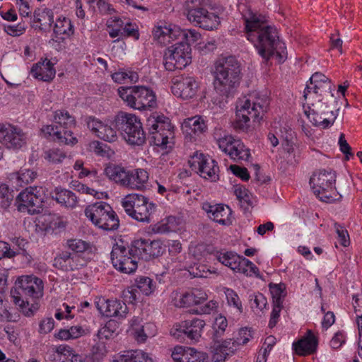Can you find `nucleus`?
Listing matches in <instances>:
<instances>
[{
    "instance_id": "12",
    "label": "nucleus",
    "mask_w": 362,
    "mask_h": 362,
    "mask_svg": "<svg viewBox=\"0 0 362 362\" xmlns=\"http://www.w3.org/2000/svg\"><path fill=\"white\" fill-rule=\"evenodd\" d=\"M336 175L334 172L322 170L314 173L310 179L313 193L321 201L331 202L334 198Z\"/></svg>"
},
{
    "instance_id": "60",
    "label": "nucleus",
    "mask_w": 362,
    "mask_h": 362,
    "mask_svg": "<svg viewBox=\"0 0 362 362\" xmlns=\"http://www.w3.org/2000/svg\"><path fill=\"white\" fill-rule=\"evenodd\" d=\"M18 317L16 314L9 311L6 303L0 295V322H16Z\"/></svg>"
},
{
    "instance_id": "53",
    "label": "nucleus",
    "mask_w": 362,
    "mask_h": 362,
    "mask_svg": "<svg viewBox=\"0 0 362 362\" xmlns=\"http://www.w3.org/2000/svg\"><path fill=\"white\" fill-rule=\"evenodd\" d=\"M179 38L184 41L182 42L183 44L188 45L190 47L194 44H199L201 40V34L194 29H181Z\"/></svg>"
},
{
    "instance_id": "10",
    "label": "nucleus",
    "mask_w": 362,
    "mask_h": 362,
    "mask_svg": "<svg viewBox=\"0 0 362 362\" xmlns=\"http://www.w3.org/2000/svg\"><path fill=\"white\" fill-rule=\"evenodd\" d=\"M185 11L187 19L206 30H214L218 28L219 17L209 12L204 7L202 0H187L185 4Z\"/></svg>"
},
{
    "instance_id": "20",
    "label": "nucleus",
    "mask_w": 362,
    "mask_h": 362,
    "mask_svg": "<svg viewBox=\"0 0 362 362\" xmlns=\"http://www.w3.org/2000/svg\"><path fill=\"white\" fill-rule=\"evenodd\" d=\"M95 304L99 313L106 317L124 319L128 313L127 305L118 300L98 297L95 298Z\"/></svg>"
},
{
    "instance_id": "21",
    "label": "nucleus",
    "mask_w": 362,
    "mask_h": 362,
    "mask_svg": "<svg viewBox=\"0 0 362 362\" xmlns=\"http://www.w3.org/2000/svg\"><path fill=\"white\" fill-rule=\"evenodd\" d=\"M205 325L204 320L199 318L185 320L175 325L170 330V334L177 339H179L182 334H184L189 339L198 341L201 337Z\"/></svg>"
},
{
    "instance_id": "2",
    "label": "nucleus",
    "mask_w": 362,
    "mask_h": 362,
    "mask_svg": "<svg viewBox=\"0 0 362 362\" xmlns=\"http://www.w3.org/2000/svg\"><path fill=\"white\" fill-rule=\"evenodd\" d=\"M269 103L265 97L250 94L239 98L235 103L233 128L243 133H252L262 120Z\"/></svg>"
},
{
    "instance_id": "27",
    "label": "nucleus",
    "mask_w": 362,
    "mask_h": 362,
    "mask_svg": "<svg viewBox=\"0 0 362 362\" xmlns=\"http://www.w3.org/2000/svg\"><path fill=\"white\" fill-rule=\"evenodd\" d=\"M182 129L187 136L194 139L206 132L207 124L202 117L197 115L185 119Z\"/></svg>"
},
{
    "instance_id": "8",
    "label": "nucleus",
    "mask_w": 362,
    "mask_h": 362,
    "mask_svg": "<svg viewBox=\"0 0 362 362\" xmlns=\"http://www.w3.org/2000/svg\"><path fill=\"white\" fill-rule=\"evenodd\" d=\"M118 93L127 105L135 110H143L156 105L154 92L144 86L120 87Z\"/></svg>"
},
{
    "instance_id": "46",
    "label": "nucleus",
    "mask_w": 362,
    "mask_h": 362,
    "mask_svg": "<svg viewBox=\"0 0 362 362\" xmlns=\"http://www.w3.org/2000/svg\"><path fill=\"white\" fill-rule=\"evenodd\" d=\"M124 22L118 17L110 18L107 21V30L110 37L116 38L117 40L114 42H117L119 39L123 37V27Z\"/></svg>"
},
{
    "instance_id": "28",
    "label": "nucleus",
    "mask_w": 362,
    "mask_h": 362,
    "mask_svg": "<svg viewBox=\"0 0 362 362\" xmlns=\"http://www.w3.org/2000/svg\"><path fill=\"white\" fill-rule=\"evenodd\" d=\"M317 344L316 336L308 330L300 339L293 343V348L297 354L304 356L313 354L317 350Z\"/></svg>"
},
{
    "instance_id": "47",
    "label": "nucleus",
    "mask_w": 362,
    "mask_h": 362,
    "mask_svg": "<svg viewBox=\"0 0 362 362\" xmlns=\"http://www.w3.org/2000/svg\"><path fill=\"white\" fill-rule=\"evenodd\" d=\"M329 82L328 81V78L322 73L316 72L310 78V83L306 85L303 93L306 91L308 87L311 88L310 86H313L314 88L313 90L316 95H321V93H319V90L322 92V89L327 86L329 87Z\"/></svg>"
},
{
    "instance_id": "39",
    "label": "nucleus",
    "mask_w": 362,
    "mask_h": 362,
    "mask_svg": "<svg viewBox=\"0 0 362 362\" xmlns=\"http://www.w3.org/2000/svg\"><path fill=\"white\" fill-rule=\"evenodd\" d=\"M156 205L148 202V199L146 197V203L141 204L129 216L138 221L148 223L150 222V216L154 211Z\"/></svg>"
},
{
    "instance_id": "58",
    "label": "nucleus",
    "mask_w": 362,
    "mask_h": 362,
    "mask_svg": "<svg viewBox=\"0 0 362 362\" xmlns=\"http://www.w3.org/2000/svg\"><path fill=\"white\" fill-rule=\"evenodd\" d=\"M228 326V321L225 316L222 315H217L213 322L212 329L214 331V335L216 337H219L226 331V329Z\"/></svg>"
},
{
    "instance_id": "17",
    "label": "nucleus",
    "mask_w": 362,
    "mask_h": 362,
    "mask_svg": "<svg viewBox=\"0 0 362 362\" xmlns=\"http://www.w3.org/2000/svg\"><path fill=\"white\" fill-rule=\"evenodd\" d=\"M88 128L97 137L107 142H115L118 139L117 127L113 121H102L95 117L86 119Z\"/></svg>"
},
{
    "instance_id": "63",
    "label": "nucleus",
    "mask_w": 362,
    "mask_h": 362,
    "mask_svg": "<svg viewBox=\"0 0 362 362\" xmlns=\"http://www.w3.org/2000/svg\"><path fill=\"white\" fill-rule=\"evenodd\" d=\"M42 132L46 137L57 140L58 138H61L62 129L57 125V124L53 123V124L43 127L42 128Z\"/></svg>"
},
{
    "instance_id": "50",
    "label": "nucleus",
    "mask_w": 362,
    "mask_h": 362,
    "mask_svg": "<svg viewBox=\"0 0 362 362\" xmlns=\"http://www.w3.org/2000/svg\"><path fill=\"white\" fill-rule=\"evenodd\" d=\"M75 119L66 110L54 112L53 123L57 124L62 129H66L75 125Z\"/></svg>"
},
{
    "instance_id": "4",
    "label": "nucleus",
    "mask_w": 362,
    "mask_h": 362,
    "mask_svg": "<svg viewBox=\"0 0 362 362\" xmlns=\"http://www.w3.org/2000/svg\"><path fill=\"white\" fill-rule=\"evenodd\" d=\"M213 75L216 90L228 96L233 93L240 83V64L233 57L218 59L214 64Z\"/></svg>"
},
{
    "instance_id": "26",
    "label": "nucleus",
    "mask_w": 362,
    "mask_h": 362,
    "mask_svg": "<svg viewBox=\"0 0 362 362\" xmlns=\"http://www.w3.org/2000/svg\"><path fill=\"white\" fill-rule=\"evenodd\" d=\"M139 259L149 260L163 254L165 245L159 240L148 242L137 240L134 243Z\"/></svg>"
},
{
    "instance_id": "43",
    "label": "nucleus",
    "mask_w": 362,
    "mask_h": 362,
    "mask_svg": "<svg viewBox=\"0 0 362 362\" xmlns=\"http://www.w3.org/2000/svg\"><path fill=\"white\" fill-rule=\"evenodd\" d=\"M234 272L243 274L246 276L260 278L259 269L250 260L240 256Z\"/></svg>"
},
{
    "instance_id": "9",
    "label": "nucleus",
    "mask_w": 362,
    "mask_h": 362,
    "mask_svg": "<svg viewBox=\"0 0 362 362\" xmlns=\"http://www.w3.org/2000/svg\"><path fill=\"white\" fill-rule=\"evenodd\" d=\"M137 254L134 244L131 247L126 245L123 241L119 240L113 245L111 252V261L113 267L118 271L124 274L134 272L138 267Z\"/></svg>"
},
{
    "instance_id": "25",
    "label": "nucleus",
    "mask_w": 362,
    "mask_h": 362,
    "mask_svg": "<svg viewBox=\"0 0 362 362\" xmlns=\"http://www.w3.org/2000/svg\"><path fill=\"white\" fill-rule=\"evenodd\" d=\"M174 362H204L208 358L206 353L185 346H175L171 351Z\"/></svg>"
},
{
    "instance_id": "30",
    "label": "nucleus",
    "mask_w": 362,
    "mask_h": 362,
    "mask_svg": "<svg viewBox=\"0 0 362 362\" xmlns=\"http://www.w3.org/2000/svg\"><path fill=\"white\" fill-rule=\"evenodd\" d=\"M124 186L132 189H141L149 179L148 173L144 169L137 168L128 171Z\"/></svg>"
},
{
    "instance_id": "3",
    "label": "nucleus",
    "mask_w": 362,
    "mask_h": 362,
    "mask_svg": "<svg viewBox=\"0 0 362 362\" xmlns=\"http://www.w3.org/2000/svg\"><path fill=\"white\" fill-rule=\"evenodd\" d=\"M44 284L41 279L30 275H22L17 278L11 294L13 302L26 316L33 315L38 309V304L29 303V300H37L43 296Z\"/></svg>"
},
{
    "instance_id": "29",
    "label": "nucleus",
    "mask_w": 362,
    "mask_h": 362,
    "mask_svg": "<svg viewBox=\"0 0 362 362\" xmlns=\"http://www.w3.org/2000/svg\"><path fill=\"white\" fill-rule=\"evenodd\" d=\"M31 74L39 80L49 81L55 76L56 71L50 60L45 59L33 66Z\"/></svg>"
},
{
    "instance_id": "54",
    "label": "nucleus",
    "mask_w": 362,
    "mask_h": 362,
    "mask_svg": "<svg viewBox=\"0 0 362 362\" xmlns=\"http://www.w3.org/2000/svg\"><path fill=\"white\" fill-rule=\"evenodd\" d=\"M224 293L228 305L235 309L239 313H242L243 310V305L238 293L229 288H224Z\"/></svg>"
},
{
    "instance_id": "61",
    "label": "nucleus",
    "mask_w": 362,
    "mask_h": 362,
    "mask_svg": "<svg viewBox=\"0 0 362 362\" xmlns=\"http://www.w3.org/2000/svg\"><path fill=\"white\" fill-rule=\"evenodd\" d=\"M113 323L109 322L98 329L97 337L99 341L107 340L114 337L115 330L112 327Z\"/></svg>"
},
{
    "instance_id": "14",
    "label": "nucleus",
    "mask_w": 362,
    "mask_h": 362,
    "mask_svg": "<svg viewBox=\"0 0 362 362\" xmlns=\"http://www.w3.org/2000/svg\"><path fill=\"white\" fill-rule=\"evenodd\" d=\"M163 60L168 71L185 68L192 62L191 47L183 42L176 43L166 49Z\"/></svg>"
},
{
    "instance_id": "48",
    "label": "nucleus",
    "mask_w": 362,
    "mask_h": 362,
    "mask_svg": "<svg viewBox=\"0 0 362 362\" xmlns=\"http://www.w3.org/2000/svg\"><path fill=\"white\" fill-rule=\"evenodd\" d=\"M104 173L110 180L124 186L127 173L122 168L115 165H108L105 168Z\"/></svg>"
},
{
    "instance_id": "51",
    "label": "nucleus",
    "mask_w": 362,
    "mask_h": 362,
    "mask_svg": "<svg viewBox=\"0 0 362 362\" xmlns=\"http://www.w3.org/2000/svg\"><path fill=\"white\" fill-rule=\"evenodd\" d=\"M240 256L233 252H219L216 255L217 260L222 264L235 272Z\"/></svg>"
},
{
    "instance_id": "5",
    "label": "nucleus",
    "mask_w": 362,
    "mask_h": 362,
    "mask_svg": "<svg viewBox=\"0 0 362 362\" xmlns=\"http://www.w3.org/2000/svg\"><path fill=\"white\" fill-rule=\"evenodd\" d=\"M310 87L303 93V112L314 126L322 129L327 128L333 124L336 115L332 110H325L328 106L322 102L321 95H316L312 90L314 88Z\"/></svg>"
},
{
    "instance_id": "49",
    "label": "nucleus",
    "mask_w": 362,
    "mask_h": 362,
    "mask_svg": "<svg viewBox=\"0 0 362 362\" xmlns=\"http://www.w3.org/2000/svg\"><path fill=\"white\" fill-rule=\"evenodd\" d=\"M203 248L202 245H191L189 249V258L193 259L184 262L182 267L193 269L194 266L197 265L204 259Z\"/></svg>"
},
{
    "instance_id": "38",
    "label": "nucleus",
    "mask_w": 362,
    "mask_h": 362,
    "mask_svg": "<svg viewBox=\"0 0 362 362\" xmlns=\"http://www.w3.org/2000/svg\"><path fill=\"white\" fill-rule=\"evenodd\" d=\"M67 247L78 255L79 257H84L86 261L90 259L93 253V248L90 244L81 239H71L67 241Z\"/></svg>"
},
{
    "instance_id": "57",
    "label": "nucleus",
    "mask_w": 362,
    "mask_h": 362,
    "mask_svg": "<svg viewBox=\"0 0 362 362\" xmlns=\"http://www.w3.org/2000/svg\"><path fill=\"white\" fill-rule=\"evenodd\" d=\"M252 332L250 329L243 327L239 329L238 333L233 343L236 350L240 346L246 344L251 339H252Z\"/></svg>"
},
{
    "instance_id": "23",
    "label": "nucleus",
    "mask_w": 362,
    "mask_h": 362,
    "mask_svg": "<svg viewBox=\"0 0 362 362\" xmlns=\"http://www.w3.org/2000/svg\"><path fill=\"white\" fill-rule=\"evenodd\" d=\"M202 209L206 213L208 217L214 221L223 226L232 224V210L228 206L222 204L204 202L202 204Z\"/></svg>"
},
{
    "instance_id": "34",
    "label": "nucleus",
    "mask_w": 362,
    "mask_h": 362,
    "mask_svg": "<svg viewBox=\"0 0 362 362\" xmlns=\"http://www.w3.org/2000/svg\"><path fill=\"white\" fill-rule=\"evenodd\" d=\"M114 362H153V358L142 350H128L116 355Z\"/></svg>"
},
{
    "instance_id": "41",
    "label": "nucleus",
    "mask_w": 362,
    "mask_h": 362,
    "mask_svg": "<svg viewBox=\"0 0 362 362\" xmlns=\"http://www.w3.org/2000/svg\"><path fill=\"white\" fill-rule=\"evenodd\" d=\"M60 362H82V356L76 354L69 345L62 344L56 347L55 350Z\"/></svg>"
},
{
    "instance_id": "31",
    "label": "nucleus",
    "mask_w": 362,
    "mask_h": 362,
    "mask_svg": "<svg viewBox=\"0 0 362 362\" xmlns=\"http://www.w3.org/2000/svg\"><path fill=\"white\" fill-rule=\"evenodd\" d=\"M233 344L232 339L215 343L211 349V361L224 362L227 357L235 351Z\"/></svg>"
},
{
    "instance_id": "56",
    "label": "nucleus",
    "mask_w": 362,
    "mask_h": 362,
    "mask_svg": "<svg viewBox=\"0 0 362 362\" xmlns=\"http://www.w3.org/2000/svg\"><path fill=\"white\" fill-rule=\"evenodd\" d=\"M190 298L189 292L180 293L176 291L171 295L172 303L177 308L190 307V300H192Z\"/></svg>"
},
{
    "instance_id": "11",
    "label": "nucleus",
    "mask_w": 362,
    "mask_h": 362,
    "mask_svg": "<svg viewBox=\"0 0 362 362\" xmlns=\"http://www.w3.org/2000/svg\"><path fill=\"white\" fill-rule=\"evenodd\" d=\"M86 216L96 226L106 230H115L119 226L118 218L108 204L100 202L89 205L85 209Z\"/></svg>"
},
{
    "instance_id": "15",
    "label": "nucleus",
    "mask_w": 362,
    "mask_h": 362,
    "mask_svg": "<svg viewBox=\"0 0 362 362\" xmlns=\"http://www.w3.org/2000/svg\"><path fill=\"white\" fill-rule=\"evenodd\" d=\"M188 163L192 170L202 177L211 181L218 179V163L210 156L196 151L189 157Z\"/></svg>"
},
{
    "instance_id": "59",
    "label": "nucleus",
    "mask_w": 362,
    "mask_h": 362,
    "mask_svg": "<svg viewBox=\"0 0 362 362\" xmlns=\"http://www.w3.org/2000/svg\"><path fill=\"white\" fill-rule=\"evenodd\" d=\"M90 6H97L98 11L102 14H111L115 12L112 5L108 0H87Z\"/></svg>"
},
{
    "instance_id": "45",
    "label": "nucleus",
    "mask_w": 362,
    "mask_h": 362,
    "mask_svg": "<svg viewBox=\"0 0 362 362\" xmlns=\"http://www.w3.org/2000/svg\"><path fill=\"white\" fill-rule=\"evenodd\" d=\"M70 187L79 193L91 195L98 199H104L107 197V192L88 187L78 180L71 181Z\"/></svg>"
},
{
    "instance_id": "35",
    "label": "nucleus",
    "mask_w": 362,
    "mask_h": 362,
    "mask_svg": "<svg viewBox=\"0 0 362 362\" xmlns=\"http://www.w3.org/2000/svg\"><path fill=\"white\" fill-rule=\"evenodd\" d=\"M89 332L86 327L77 325L68 329H60L54 334V337L59 340L69 341L86 336Z\"/></svg>"
},
{
    "instance_id": "1",
    "label": "nucleus",
    "mask_w": 362,
    "mask_h": 362,
    "mask_svg": "<svg viewBox=\"0 0 362 362\" xmlns=\"http://www.w3.org/2000/svg\"><path fill=\"white\" fill-rule=\"evenodd\" d=\"M244 35L265 61L275 57L279 63L287 56L285 44L279 40L276 28L269 25L266 16L247 9L243 13Z\"/></svg>"
},
{
    "instance_id": "13",
    "label": "nucleus",
    "mask_w": 362,
    "mask_h": 362,
    "mask_svg": "<svg viewBox=\"0 0 362 362\" xmlns=\"http://www.w3.org/2000/svg\"><path fill=\"white\" fill-rule=\"evenodd\" d=\"M44 201V189L41 187H30L21 192L16 199L20 212L35 214L41 211Z\"/></svg>"
},
{
    "instance_id": "52",
    "label": "nucleus",
    "mask_w": 362,
    "mask_h": 362,
    "mask_svg": "<svg viewBox=\"0 0 362 362\" xmlns=\"http://www.w3.org/2000/svg\"><path fill=\"white\" fill-rule=\"evenodd\" d=\"M136 288L144 295L149 296L153 293L156 288V284L149 277L140 276L136 280Z\"/></svg>"
},
{
    "instance_id": "44",
    "label": "nucleus",
    "mask_w": 362,
    "mask_h": 362,
    "mask_svg": "<svg viewBox=\"0 0 362 362\" xmlns=\"http://www.w3.org/2000/svg\"><path fill=\"white\" fill-rule=\"evenodd\" d=\"M53 30L57 35L68 37L74 34V28L70 19L64 16H59L54 23Z\"/></svg>"
},
{
    "instance_id": "42",
    "label": "nucleus",
    "mask_w": 362,
    "mask_h": 362,
    "mask_svg": "<svg viewBox=\"0 0 362 362\" xmlns=\"http://www.w3.org/2000/svg\"><path fill=\"white\" fill-rule=\"evenodd\" d=\"M146 203V197L142 194L132 193L125 196L121 201V204L126 213L130 216L141 204Z\"/></svg>"
},
{
    "instance_id": "36",
    "label": "nucleus",
    "mask_w": 362,
    "mask_h": 362,
    "mask_svg": "<svg viewBox=\"0 0 362 362\" xmlns=\"http://www.w3.org/2000/svg\"><path fill=\"white\" fill-rule=\"evenodd\" d=\"M78 298H70L67 297L66 301L56 310L54 317L58 320H71L75 316V312L77 311L76 305H78Z\"/></svg>"
},
{
    "instance_id": "33",
    "label": "nucleus",
    "mask_w": 362,
    "mask_h": 362,
    "mask_svg": "<svg viewBox=\"0 0 362 362\" xmlns=\"http://www.w3.org/2000/svg\"><path fill=\"white\" fill-rule=\"evenodd\" d=\"M52 198L62 206L67 209L76 208L78 203L76 195L66 189L56 188L52 193Z\"/></svg>"
},
{
    "instance_id": "55",
    "label": "nucleus",
    "mask_w": 362,
    "mask_h": 362,
    "mask_svg": "<svg viewBox=\"0 0 362 362\" xmlns=\"http://www.w3.org/2000/svg\"><path fill=\"white\" fill-rule=\"evenodd\" d=\"M156 189L160 195L168 197L173 189L172 180L170 177H159L156 181Z\"/></svg>"
},
{
    "instance_id": "18",
    "label": "nucleus",
    "mask_w": 362,
    "mask_h": 362,
    "mask_svg": "<svg viewBox=\"0 0 362 362\" xmlns=\"http://www.w3.org/2000/svg\"><path fill=\"white\" fill-rule=\"evenodd\" d=\"M199 88V83L193 76L182 75L172 80L173 94L183 100L193 98L197 95Z\"/></svg>"
},
{
    "instance_id": "40",
    "label": "nucleus",
    "mask_w": 362,
    "mask_h": 362,
    "mask_svg": "<svg viewBox=\"0 0 362 362\" xmlns=\"http://www.w3.org/2000/svg\"><path fill=\"white\" fill-rule=\"evenodd\" d=\"M180 221L176 217L170 216L162 219L160 221L154 224L152 230L156 233H166L174 232L178 230Z\"/></svg>"
},
{
    "instance_id": "7",
    "label": "nucleus",
    "mask_w": 362,
    "mask_h": 362,
    "mask_svg": "<svg viewBox=\"0 0 362 362\" xmlns=\"http://www.w3.org/2000/svg\"><path fill=\"white\" fill-rule=\"evenodd\" d=\"M146 126L152 135L155 146L163 150L171 149L174 144V126L164 115L153 113L146 121Z\"/></svg>"
},
{
    "instance_id": "32",
    "label": "nucleus",
    "mask_w": 362,
    "mask_h": 362,
    "mask_svg": "<svg viewBox=\"0 0 362 362\" xmlns=\"http://www.w3.org/2000/svg\"><path fill=\"white\" fill-rule=\"evenodd\" d=\"M37 177V173L33 170L21 168L16 172L9 174L8 180L13 187L18 188L33 182Z\"/></svg>"
},
{
    "instance_id": "19",
    "label": "nucleus",
    "mask_w": 362,
    "mask_h": 362,
    "mask_svg": "<svg viewBox=\"0 0 362 362\" xmlns=\"http://www.w3.org/2000/svg\"><path fill=\"white\" fill-rule=\"evenodd\" d=\"M0 143L8 148L19 149L26 143V136L21 128L10 124H0Z\"/></svg>"
},
{
    "instance_id": "22",
    "label": "nucleus",
    "mask_w": 362,
    "mask_h": 362,
    "mask_svg": "<svg viewBox=\"0 0 362 362\" xmlns=\"http://www.w3.org/2000/svg\"><path fill=\"white\" fill-rule=\"evenodd\" d=\"M127 332L138 343H144L148 338L153 337L156 334L157 328L153 323H142L141 318L133 317L129 322Z\"/></svg>"
},
{
    "instance_id": "64",
    "label": "nucleus",
    "mask_w": 362,
    "mask_h": 362,
    "mask_svg": "<svg viewBox=\"0 0 362 362\" xmlns=\"http://www.w3.org/2000/svg\"><path fill=\"white\" fill-rule=\"evenodd\" d=\"M234 193L243 205L251 204V194L245 187L237 185L235 187Z\"/></svg>"
},
{
    "instance_id": "62",
    "label": "nucleus",
    "mask_w": 362,
    "mask_h": 362,
    "mask_svg": "<svg viewBox=\"0 0 362 362\" xmlns=\"http://www.w3.org/2000/svg\"><path fill=\"white\" fill-rule=\"evenodd\" d=\"M250 300L252 308H256L259 310H262L267 305V298L260 293H256L250 295Z\"/></svg>"
},
{
    "instance_id": "37",
    "label": "nucleus",
    "mask_w": 362,
    "mask_h": 362,
    "mask_svg": "<svg viewBox=\"0 0 362 362\" xmlns=\"http://www.w3.org/2000/svg\"><path fill=\"white\" fill-rule=\"evenodd\" d=\"M33 21L40 24L42 30L49 29L54 23V13L51 8L40 7L35 9L33 13Z\"/></svg>"
},
{
    "instance_id": "6",
    "label": "nucleus",
    "mask_w": 362,
    "mask_h": 362,
    "mask_svg": "<svg viewBox=\"0 0 362 362\" xmlns=\"http://www.w3.org/2000/svg\"><path fill=\"white\" fill-rule=\"evenodd\" d=\"M115 123L127 144L140 146L145 142L146 134L142 124L135 114L119 112L115 117Z\"/></svg>"
},
{
    "instance_id": "24",
    "label": "nucleus",
    "mask_w": 362,
    "mask_h": 362,
    "mask_svg": "<svg viewBox=\"0 0 362 362\" xmlns=\"http://www.w3.org/2000/svg\"><path fill=\"white\" fill-rule=\"evenodd\" d=\"M181 28L175 24L160 22L153 30V39L163 45H167L173 41L179 39Z\"/></svg>"
},
{
    "instance_id": "16",
    "label": "nucleus",
    "mask_w": 362,
    "mask_h": 362,
    "mask_svg": "<svg viewBox=\"0 0 362 362\" xmlns=\"http://www.w3.org/2000/svg\"><path fill=\"white\" fill-rule=\"evenodd\" d=\"M219 148L234 160L247 161L250 157V151L243 142L235 136L227 134L217 140Z\"/></svg>"
}]
</instances>
